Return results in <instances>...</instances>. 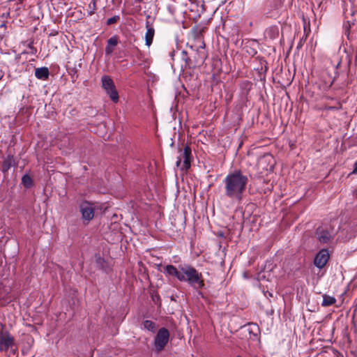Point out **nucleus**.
Returning <instances> with one entry per match:
<instances>
[{
  "label": "nucleus",
  "instance_id": "obj_17",
  "mask_svg": "<svg viewBox=\"0 0 357 357\" xmlns=\"http://www.w3.org/2000/svg\"><path fill=\"white\" fill-rule=\"evenodd\" d=\"M22 183L26 188H30L33 185L32 178L29 174H24L22 178Z\"/></svg>",
  "mask_w": 357,
  "mask_h": 357
},
{
  "label": "nucleus",
  "instance_id": "obj_13",
  "mask_svg": "<svg viewBox=\"0 0 357 357\" xmlns=\"http://www.w3.org/2000/svg\"><path fill=\"white\" fill-rule=\"evenodd\" d=\"M119 39L117 36H113L107 40V44L105 47V54L110 55L114 50V47L117 45Z\"/></svg>",
  "mask_w": 357,
  "mask_h": 357
},
{
  "label": "nucleus",
  "instance_id": "obj_6",
  "mask_svg": "<svg viewBox=\"0 0 357 357\" xmlns=\"http://www.w3.org/2000/svg\"><path fill=\"white\" fill-rule=\"evenodd\" d=\"M180 152H181V155L177 158V160L176 162V167H178L181 166L182 159H183V164L181 167V169L182 170H184V169L188 170V169H190V167L191 166V156H192L191 148L190 146L185 145L183 149V151H182L181 150H180Z\"/></svg>",
  "mask_w": 357,
  "mask_h": 357
},
{
  "label": "nucleus",
  "instance_id": "obj_28",
  "mask_svg": "<svg viewBox=\"0 0 357 357\" xmlns=\"http://www.w3.org/2000/svg\"><path fill=\"white\" fill-rule=\"evenodd\" d=\"M236 357H242V356H237Z\"/></svg>",
  "mask_w": 357,
  "mask_h": 357
},
{
  "label": "nucleus",
  "instance_id": "obj_9",
  "mask_svg": "<svg viewBox=\"0 0 357 357\" xmlns=\"http://www.w3.org/2000/svg\"><path fill=\"white\" fill-rule=\"evenodd\" d=\"M79 211L82 220L88 223L94 217L95 208L91 203L84 201L79 204Z\"/></svg>",
  "mask_w": 357,
  "mask_h": 357
},
{
  "label": "nucleus",
  "instance_id": "obj_23",
  "mask_svg": "<svg viewBox=\"0 0 357 357\" xmlns=\"http://www.w3.org/2000/svg\"><path fill=\"white\" fill-rule=\"evenodd\" d=\"M182 54H183L184 55V56H185V57L183 58V59L185 60V61L186 64H188V61L190 60V59L187 56V52H186V51H185V50L182 51Z\"/></svg>",
  "mask_w": 357,
  "mask_h": 357
},
{
  "label": "nucleus",
  "instance_id": "obj_8",
  "mask_svg": "<svg viewBox=\"0 0 357 357\" xmlns=\"http://www.w3.org/2000/svg\"><path fill=\"white\" fill-rule=\"evenodd\" d=\"M345 22L344 23L343 27L345 31V34H349V30L352 25H354L357 21V8H351L350 9H346L344 11Z\"/></svg>",
  "mask_w": 357,
  "mask_h": 357
},
{
  "label": "nucleus",
  "instance_id": "obj_26",
  "mask_svg": "<svg viewBox=\"0 0 357 357\" xmlns=\"http://www.w3.org/2000/svg\"><path fill=\"white\" fill-rule=\"evenodd\" d=\"M325 98H326V100H333V98H332V97H331V96H325Z\"/></svg>",
  "mask_w": 357,
  "mask_h": 357
},
{
  "label": "nucleus",
  "instance_id": "obj_27",
  "mask_svg": "<svg viewBox=\"0 0 357 357\" xmlns=\"http://www.w3.org/2000/svg\"><path fill=\"white\" fill-rule=\"evenodd\" d=\"M142 1L143 0H136V1L139 2V3L142 2Z\"/></svg>",
  "mask_w": 357,
  "mask_h": 357
},
{
  "label": "nucleus",
  "instance_id": "obj_16",
  "mask_svg": "<svg viewBox=\"0 0 357 357\" xmlns=\"http://www.w3.org/2000/svg\"><path fill=\"white\" fill-rule=\"evenodd\" d=\"M266 35L271 38L274 39L277 38L279 35L278 28L276 26H272L266 29Z\"/></svg>",
  "mask_w": 357,
  "mask_h": 357
},
{
  "label": "nucleus",
  "instance_id": "obj_10",
  "mask_svg": "<svg viewBox=\"0 0 357 357\" xmlns=\"http://www.w3.org/2000/svg\"><path fill=\"white\" fill-rule=\"evenodd\" d=\"M330 258L329 252L327 249L321 250L315 256L314 264L319 268H324Z\"/></svg>",
  "mask_w": 357,
  "mask_h": 357
},
{
  "label": "nucleus",
  "instance_id": "obj_14",
  "mask_svg": "<svg viewBox=\"0 0 357 357\" xmlns=\"http://www.w3.org/2000/svg\"><path fill=\"white\" fill-rule=\"evenodd\" d=\"M35 76L40 80H47L50 76V71L47 67L37 68L35 69Z\"/></svg>",
  "mask_w": 357,
  "mask_h": 357
},
{
  "label": "nucleus",
  "instance_id": "obj_1",
  "mask_svg": "<svg viewBox=\"0 0 357 357\" xmlns=\"http://www.w3.org/2000/svg\"><path fill=\"white\" fill-rule=\"evenodd\" d=\"M249 183L248 176L241 169L229 172L222 180L223 195L232 202L241 203Z\"/></svg>",
  "mask_w": 357,
  "mask_h": 357
},
{
  "label": "nucleus",
  "instance_id": "obj_4",
  "mask_svg": "<svg viewBox=\"0 0 357 357\" xmlns=\"http://www.w3.org/2000/svg\"><path fill=\"white\" fill-rule=\"evenodd\" d=\"M169 339V332L165 328L158 330L154 340L155 351L159 353L164 349Z\"/></svg>",
  "mask_w": 357,
  "mask_h": 357
},
{
  "label": "nucleus",
  "instance_id": "obj_11",
  "mask_svg": "<svg viewBox=\"0 0 357 357\" xmlns=\"http://www.w3.org/2000/svg\"><path fill=\"white\" fill-rule=\"evenodd\" d=\"M146 31L145 33V45L147 47H150L153 43V37L155 36V29L151 22L149 20L146 22Z\"/></svg>",
  "mask_w": 357,
  "mask_h": 357
},
{
  "label": "nucleus",
  "instance_id": "obj_18",
  "mask_svg": "<svg viewBox=\"0 0 357 357\" xmlns=\"http://www.w3.org/2000/svg\"><path fill=\"white\" fill-rule=\"evenodd\" d=\"M144 328L149 331H154L155 329V324L151 320H146L143 322Z\"/></svg>",
  "mask_w": 357,
  "mask_h": 357
},
{
  "label": "nucleus",
  "instance_id": "obj_20",
  "mask_svg": "<svg viewBox=\"0 0 357 357\" xmlns=\"http://www.w3.org/2000/svg\"><path fill=\"white\" fill-rule=\"evenodd\" d=\"M342 103L339 100H336L335 104L334 105L329 106L328 111L329 110L337 111V110L342 109Z\"/></svg>",
  "mask_w": 357,
  "mask_h": 357
},
{
  "label": "nucleus",
  "instance_id": "obj_12",
  "mask_svg": "<svg viewBox=\"0 0 357 357\" xmlns=\"http://www.w3.org/2000/svg\"><path fill=\"white\" fill-rule=\"evenodd\" d=\"M15 165V159L13 155H8L6 158H4L1 169L4 173H8V170Z\"/></svg>",
  "mask_w": 357,
  "mask_h": 357
},
{
  "label": "nucleus",
  "instance_id": "obj_5",
  "mask_svg": "<svg viewBox=\"0 0 357 357\" xmlns=\"http://www.w3.org/2000/svg\"><path fill=\"white\" fill-rule=\"evenodd\" d=\"M101 80L102 88L106 91L112 100L114 102H117L119 97L112 78L108 75H104L102 77Z\"/></svg>",
  "mask_w": 357,
  "mask_h": 357
},
{
  "label": "nucleus",
  "instance_id": "obj_21",
  "mask_svg": "<svg viewBox=\"0 0 357 357\" xmlns=\"http://www.w3.org/2000/svg\"><path fill=\"white\" fill-rule=\"evenodd\" d=\"M119 20H120V17L119 15H115L112 17H110V18L107 19V25L109 26V25L116 24V22H118L119 21Z\"/></svg>",
  "mask_w": 357,
  "mask_h": 357
},
{
  "label": "nucleus",
  "instance_id": "obj_3",
  "mask_svg": "<svg viewBox=\"0 0 357 357\" xmlns=\"http://www.w3.org/2000/svg\"><path fill=\"white\" fill-rule=\"evenodd\" d=\"M10 349V353H17V347L14 337L6 330V326L0 324V351L6 352Z\"/></svg>",
  "mask_w": 357,
  "mask_h": 357
},
{
  "label": "nucleus",
  "instance_id": "obj_2",
  "mask_svg": "<svg viewBox=\"0 0 357 357\" xmlns=\"http://www.w3.org/2000/svg\"><path fill=\"white\" fill-rule=\"evenodd\" d=\"M166 274L175 277L180 282H187L195 290L204 287V280L202 273L190 265L176 266L169 264L164 267Z\"/></svg>",
  "mask_w": 357,
  "mask_h": 357
},
{
  "label": "nucleus",
  "instance_id": "obj_25",
  "mask_svg": "<svg viewBox=\"0 0 357 357\" xmlns=\"http://www.w3.org/2000/svg\"><path fill=\"white\" fill-rule=\"evenodd\" d=\"M329 106H330V105H324L322 106V108H321V109H322L323 110H328V107H329Z\"/></svg>",
  "mask_w": 357,
  "mask_h": 357
},
{
  "label": "nucleus",
  "instance_id": "obj_7",
  "mask_svg": "<svg viewBox=\"0 0 357 357\" xmlns=\"http://www.w3.org/2000/svg\"><path fill=\"white\" fill-rule=\"evenodd\" d=\"M316 236L321 243H327L333 238V229L329 225L319 227L316 230Z\"/></svg>",
  "mask_w": 357,
  "mask_h": 357
},
{
  "label": "nucleus",
  "instance_id": "obj_19",
  "mask_svg": "<svg viewBox=\"0 0 357 357\" xmlns=\"http://www.w3.org/2000/svg\"><path fill=\"white\" fill-rule=\"evenodd\" d=\"M96 10V0H91L88 5L87 12L89 15H92L95 13Z\"/></svg>",
  "mask_w": 357,
  "mask_h": 357
},
{
  "label": "nucleus",
  "instance_id": "obj_22",
  "mask_svg": "<svg viewBox=\"0 0 357 357\" xmlns=\"http://www.w3.org/2000/svg\"><path fill=\"white\" fill-rule=\"evenodd\" d=\"M28 47L29 48V50H31V52L32 54H36L37 50H36V48L33 47V42H31L29 43L28 45Z\"/></svg>",
  "mask_w": 357,
  "mask_h": 357
},
{
  "label": "nucleus",
  "instance_id": "obj_24",
  "mask_svg": "<svg viewBox=\"0 0 357 357\" xmlns=\"http://www.w3.org/2000/svg\"><path fill=\"white\" fill-rule=\"evenodd\" d=\"M352 174H357V160L355 162L354 165V169L352 171Z\"/></svg>",
  "mask_w": 357,
  "mask_h": 357
},
{
  "label": "nucleus",
  "instance_id": "obj_15",
  "mask_svg": "<svg viewBox=\"0 0 357 357\" xmlns=\"http://www.w3.org/2000/svg\"><path fill=\"white\" fill-rule=\"evenodd\" d=\"M336 303V298L333 296H329L328 294L323 295V301L321 303V305L323 307H328L331 306Z\"/></svg>",
  "mask_w": 357,
  "mask_h": 357
}]
</instances>
